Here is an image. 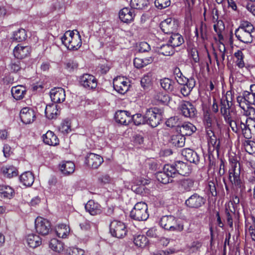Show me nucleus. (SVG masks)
Listing matches in <instances>:
<instances>
[{
	"label": "nucleus",
	"mask_w": 255,
	"mask_h": 255,
	"mask_svg": "<svg viewBox=\"0 0 255 255\" xmlns=\"http://www.w3.org/2000/svg\"><path fill=\"white\" fill-rule=\"evenodd\" d=\"M229 180L231 182L239 188H243V183L241 179V166L239 162H233L229 169Z\"/></svg>",
	"instance_id": "nucleus-5"
},
{
	"label": "nucleus",
	"mask_w": 255,
	"mask_h": 255,
	"mask_svg": "<svg viewBox=\"0 0 255 255\" xmlns=\"http://www.w3.org/2000/svg\"><path fill=\"white\" fill-rule=\"evenodd\" d=\"M163 113L162 109L156 107L149 109L144 115L145 121L151 127H156L161 120Z\"/></svg>",
	"instance_id": "nucleus-3"
},
{
	"label": "nucleus",
	"mask_w": 255,
	"mask_h": 255,
	"mask_svg": "<svg viewBox=\"0 0 255 255\" xmlns=\"http://www.w3.org/2000/svg\"><path fill=\"white\" fill-rule=\"evenodd\" d=\"M1 171L3 176L8 178L15 177L18 174L16 169L13 166H3Z\"/></svg>",
	"instance_id": "nucleus-41"
},
{
	"label": "nucleus",
	"mask_w": 255,
	"mask_h": 255,
	"mask_svg": "<svg viewBox=\"0 0 255 255\" xmlns=\"http://www.w3.org/2000/svg\"><path fill=\"white\" fill-rule=\"evenodd\" d=\"M133 64L134 66L138 69H140L144 66H146L143 58H135L134 59Z\"/></svg>",
	"instance_id": "nucleus-64"
},
{
	"label": "nucleus",
	"mask_w": 255,
	"mask_h": 255,
	"mask_svg": "<svg viewBox=\"0 0 255 255\" xmlns=\"http://www.w3.org/2000/svg\"><path fill=\"white\" fill-rule=\"evenodd\" d=\"M116 121L123 125H128L131 120V116L130 113L124 110H120L117 112L115 115Z\"/></svg>",
	"instance_id": "nucleus-18"
},
{
	"label": "nucleus",
	"mask_w": 255,
	"mask_h": 255,
	"mask_svg": "<svg viewBox=\"0 0 255 255\" xmlns=\"http://www.w3.org/2000/svg\"><path fill=\"white\" fill-rule=\"evenodd\" d=\"M252 224L250 226L249 233L253 241L255 242V218L252 217Z\"/></svg>",
	"instance_id": "nucleus-60"
},
{
	"label": "nucleus",
	"mask_w": 255,
	"mask_h": 255,
	"mask_svg": "<svg viewBox=\"0 0 255 255\" xmlns=\"http://www.w3.org/2000/svg\"><path fill=\"white\" fill-rule=\"evenodd\" d=\"M80 83L84 88L93 89L96 88L97 82L95 77L89 74H85L80 77Z\"/></svg>",
	"instance_id": "nucleus-13"
},
{
	"label": "nucleus",
	"mask_w": 255,
	"mask_h": 255,
	"mask_svg": "<svg viewBox=\"0 0 255 255\" xmlns=\"http://www.w3.org/2000/svg\"><path fill=\"white\" fill-rule=\"evenodd\" d=\"M50 98L55 103H60L65 99V92L62 88H54L50 92Z\"/></svg>",
	"instance_id": "nucleus-15"
},
{
	"label": "nucleus",
	"mask_w": 255,
	"mask_h": 255,
	"mask_svg": "<svg viewBox=\"0 0 255 255\" xmlns=\"http://www.w3.org/2000/svg\"><path fill=\"white\" fill-rule=\"evenodd\" d=\"M55 231L59 238H65L69 234L70 228L66 224H59L55 227Z\"/></svg>",
	"instance_id": "nucleus-38"
},
{
	"label": "nucleus",
	"mask_w": 255,
	"mask_h": 255,
	"mask_svg": "<svg viewBox=\"0 0 255 255\" xmlns=\"http://www.w3.org/2000/svg\"><path fill=\"white\" fill-rule=\"evenodd\" d=\"M113 87L117 92L124 94L129 88V80L125 77L118 76L114 79Z\"/></svg>",
	"instance_id": "nucleus-9"
},
{
	"label": "nucleus",
	"mask_w": 255,
	"mask_h": 255,
	"mask_svg": "<svg viewBox=\"0 0 255 255\" xmlns=\"http://www.w3.org/2000/svg\"><path fill=\"white\" fill-rule=\"evenodd\" d=\"M147 0H130V5L134 9H142L148 4Z\"/></svg>",
	"instance_id": "nucleus-49"
},
{
	"label": "nucleus",
	"mask_w": 255,
	"mask_h": 255,
	"mask_svg": "<svg viewBox=\"0 0 255 255\" xmlns=\"http://www.w3.org/2000/svg\"><path fill=\"white\" fill-rule=\"evenodd\" d=\"M199 32L200 36L203 40H205L207 38V26L205 23H204L203 22L201 23L199 29Z\"/></svg>",
	"instance_id": "nucleus-61"
},
{
	"label": "nucleus",
	"mask_w": 255,
	"mask_h": 255,
	"mask_svg": "<svg viewBox=\"0 0 255 255\" xmlns=\"http://www.w3.org/2000/svg\"><path fill=\"white\" fill-rule=\"evenodd\" d=\"M235 56L237 58L236 64L240 68L244 67L245 64L243 61V53L242 51L238 50L237 52H235Z\"/></svg>",
	"instance_id": "nucleus-54"
},
{
	"label": "nucleus",
	"mask_w": 255,
	"mask_h": 255,
	"mask_svg": "<svg viewBox=\"0 0 255 255\" xmlns=\"http://www.w3.org/2000/svg\"><path fill=\"white\" fill-rule=\"evenodd\" d=\"M43 142L49 145L55 146L59 144V139L53 132L48 130L42 136Z\"/></svg>",
	"instance_id": "nucleus-27"
},
{
	"label": "nucleus",
	"mask_w": 255,
	"mask_h": 255,
	"mask_svg": "<svg viewBox=\"0 0 255 255\" xmlns=\"http://www.w3.org/2000/svg\"><path fill=\"white\" fill-rule=\"evenodd\" d=\"M85 208L86 211L92 216L100 214L102 212L101 205L92 200L87 203Z\"/></svg>",
	"instance_id": "nucleus-22"
},
{
	"label": "nucleus",
	"mask_w": 255,
	"mask_h": 255,
	"mask_svg": "<svg viewBox=\"0 0 255 255\" xmlns=\"http://www.w3.org/2000/svg\"><path fill=\"white\" fill-rule=\"evenodd\" d=\"M49 247L54 252L61 253L63 251V244L56 239H52L49 243Z\"/></svg>",
	"instance_id": "nucleus-42"
},
{
	"label": "nucleus",
	"mask_w": 255,
	"mask_h": 255,
	"mask_svg": "<svg viewBox=\"0 0 255 255\" xmlns=\"http://www.w3.org/2000/svg\"><path fill=\"white\" fill-rule=\"evenodd\" d=\"M245 148L247 152L252 154L255 151V142L253 141H247L245 143Z\"/></svg>",
	"instance_id": "nucleus-58"
},
{
	"label": "nucleus",
	"mask_w": 255,
	"mask_h": 255,
	"mask_svg": "<svg viewBox=\"0 0 255 255\" xmlns=\"http://www.w3.org/2000/svg\"><path fill=\"white\" fill-rule=\"evenodd\" d=\"M244 111L243 113L251 119H255V109L251 105L240 107Z\"/></svg>",
	"instance_id": "nucleus-50"
},
{
	"label": "nucleus",
	"mask_w": 255,
	"mask_h": 255,
	"mask_svg": "<svg viewBox=\"0 0 255 255\" xmlns=\"http://www.w3.org/2000/svg\"><path fill=\"white\" fill-rule=\"evenodd\" d=\"M155 101L159 103L167 104L169 101V97L163 92L156 93L153 97Z\"/></svg>",
	"instance_id": "nucleus-46"
},
{
	"label": "nucleus",
	"mask_w": 255,
	"mask_h": 255,
	"mask_svg": "<svg viewBox=\"0 0 255 255\" xmlns=\"http://www.w3.org/2000/svg\"><path fill=\"white\" fill-rule=\"evenodd\" d=\"M180 111L185 117H194L196 114V109L189 102L183 101L180 106Z\"/></svg>",
	"instance_id": "nucleus-19"
},
{
	"label": "nucleus",
	"mask_w": 255,
	"mask_h": 255,
	"mask_svg": "<svg viewBox=\"0 0 255 255\" xmlns=\"http://www.w3.org/2000/svg\"><path fill=\"white\" fill-rule=\"evenodd\" d=\"M177 174L185 176L191 172V170L185 163L182 161H177L175 163Z\"/></svg>",
	"instance_id": "nucleus-39"
},
{
	"label": "nucleus",
	"mask_w": 255,
	"mask_h": 255,
	"mask_svg": "<svg viewBox=\"0 0 255 255\" xmlns=\"http://www.w3.org/2000/svg\"><path fill=\"white\" fill-rule=\"evenodd\" d=\"M27 37V34L25 29L20 28L13 32L12 39L17 42H21L24 40Z\"/></svg>",
	"instance_id": "nucleus-43"
},
{
	"label": "nucleus",
	"mask_w": 255,
	"mask_h": 255,
	"mask_svg": "<svg viewBox=\"0 0 255 255\" xmlns=\"http://www.w3.org/2000/svg\"><path fill=\"white\" fill-rule=\"evenodd\" d=\"M242 28H238L236 30L235 35L236 37L240 41L245 43H250L253 41L252 33Z\"/></svg>",
	"instance_id": "nucleus-17"
},
{
	"label": "nucleus",
	"mask_w": 255,
	"mask_h": 255,
	"mask_svg": "<svg viewBox=\"0 0 255 255\" xmlns=\"http://www.w3.org/2000/svg\"><path fill=\"white\" fill-rule=\"evenodd\" d=\"M205 202L206 199L204 197L194 193L185 201V204L189 208H198L203 205Z\"/></svg>",
	"instance_id": "nucleus-12"
},
{
	"label": "nucleus",
	"mask_w": 255,
	"mask_h": 255,
	"mask_svg": "<svg viewBox=\"0 0 255 255\" xmlns=\"http://www.w3.org/2000/svg\"><path fill=\"white\" fill-rule=\"evenodd\" d=\"M131 120H132L134 124L137 126L143 124L145 121L144 117H143L140 114L133 115L131 117Z\"/></svg>",
	"instance_id": "nucleus-59"
},
{
	"label": "nucleus",
	"mask_w": 255,
	"mask_h": 255,
	"mask_svg": "<svg viewBox=\"0 0 255 255\" xmlns=\"http://www.w3.org/2000/svg\"><path fill=\"white\" fill-rule=\"evenodd\" d=\"M196 128L190 123H184L180 126L179 130L183 135H190L196 130Z\"/></svg>",
	"instance_id": "nucleus-34"
},
{
	"label": "nucleus",
	"mask_w": 255,
	"mask_h": 255,
	"mask_svg": "<svg viewBox=\"0 0 255 255\" xmlns=\"http://www.w3.org/2000/svg\"><path fill=\"white\" fill-rule=\"evenodd\" d=\"M225 119L230 124V127L232 128V130L236 133H238L239 128L237 127V125L239 124V120H232L231 119L230 114L229 115V118L228 119Z\"/></svg>",
	"instance_id": "nucleus-56"
},
{
	"label": "nucleus",
	"mask_w": 255,
	"mask_h": 255,
	"mask_svg": "<svg viewBox=\"0 0 255 255\" xmlns=\"http://www.w3.org/2000/svg\"><path fill=\"white\" fill-rule=\"evenodd\" d=\"M133 242L137 247L144 248L147 245L148 241L145 236L137 235L135 236Z\"/></svg>",
	"instance_id": "nucleus-45"
},
{
	"label": "nucleus",
	"mask_w": 255,
	"mask_h": 255,
	"mask_svg": "<svg viewBox=\"0 0 255 255\" xmlns=\"http://www.w3.org/2000/svg\"><path fill=\"white\" fill-rule=\"evenodd\" d=\"M156 177L159 182L163 184H167L172 181V179L167 176L163 170V171L157 172Z\"/></svg>",
	"instance_id": "nucleus-51"
},
{
	"label": "nucleus",
	"mask_w": 255,
	"mask_h": 255,
	"mask_svg": "<svg viewBox=\"0 0 255 255\" xmlns=\"http://www.w3.org/2000/svg\"><path fill=\"white\" fill-rule=\"evenodd\" d=\"M31 52V48L28 46H20L18 45L13 49V52L17 59H23L28 56Z\"/></svg>",
	"instance_id": "nucleus-23"
},
{
	"label": "nucleus",
	"mask_w": 255,
	"mask_h": 255,
	"mask_svg": "<svg viewBox=\"0 0 255 255\" xmlns=\"http://www.w3.org/2000/svg\"><path fill=\"white\" fill-rule=\"evenodd\" d=\"M110 231L113 236L118 238L124 237L127 232L125 224L118 220H114L111 222Z\"/></svg>",
	"instance_id": "nucleus-7"
},
{
	"label": "nucleus",
	"mask_w": 255,
	"mask_h": 255,
	"mask_svg": "<svg viewBox=\"0 0 255 255\" xmlns=\"http://www.w3.org/2000/svg\"><path fill=\"white\" fill-rule=\"evenodd\" d=\"M45 114L46 117L49 119H55L59 114L57 106L54 104L47 105L45 110Z\"/></svg>",
	"instance_id": "nucleus-31"
},
{
	"label": "nucleus",
	"mask_w": 255,
	"mask_h": 255,
	"mask_svg": "<svg viewBox=\"0 0 255 255\" xmlns=\"http://www.w3.org/2000/svg\"><path fill=\"white\" fill-rule=\"evenodd\" d=\"M20 117L21 121L25 124H29L32 123L35 118V115L34 111L28 107H25L22 109L20 113Z\"/></svg>",
	"instance_id": "nucleus-14"
},
{
	"label": "nucleus",
	"mask_w": 255,
	"mask_h": 255,
	"mask_svg": "<svg viewBox=\"0 0 255 255\" xmlns=\"http://www.w3.org/2000/svg\"><path fill=\"white\" fill-rule=\"evenodd\" d=\"M134 10L128 7H125L119 12V18L124 22L129 23L135 17Z\"/></svg>",
	"instance_id": "nucleus-20"
},
{
	"label": "nucleus",
	"mask_w": 255,
	"mask_h": 255,
	"mask_svg": "<svg viewBox=\"0 0 255 255\" xmlns=\"http://www.w3.org/2000/svg\"><path fill=\"white\" fill-rule=\"evenodd\" d=\"M13 193V189L8 186L2 185L0 186V193L5 198H10Z\"/></svg>",
	"instance_id": "nucleus-48"
},
{
	"label": "nucleus",
	"mask_w": 255,
	"mask_h": 255,
	"mask_svg": "<svg viewBox=\"0 0 255 255\" xmlns=\"http://www.w3.org/2000/svg\"><path fill=\"white\" fill-rule=\"evenodd\" d=\"M169 35L170 36L168 38L167 42L174 48L180 46L184 42L182 36L178 33L173 32Z\"/></svg>",
	"instance_id": "nucleus-26"
},
{
	"label": "nucleus",
	"mask_w": 255,
	"mask_h": 255,
	"mask_svg": "<svg viewBox=\"0 0 255 255\" xmlns=\"http://www.w3.org/2000/svg\"><path fill=\"white\" fill-rule=\"evenodd\" d=\"M194 185V181L191 178H183L177 182L178 190L181 193L190 191Z\"/></svg>",
	"instance_id": "nucleus-16"
},
{
	"label": "nucleus",
	"mask_w": 255,
	"mask_h": 255,
	"mask_svg": "<svg viewBox=\"0 0 255 255\" xmlns=\"http://www.w3.org/2000/svg\"><path fill=\"white\" fill-rule=\"evenodd\" d=\"M238 28L244 29L247 31L250 32H254V27L253 25L248 21L243 22Z\"/></svg>",
	"instance_id": "nucleus-63"
},
{
	"label": "nucleus",
	"mask_w": 255,
	"mask_h": 255,
	"mask_svg": "<svg viewBox=\"0 0 255 255\" xmlns=\"http://www.w3.org/2000/svg\"><path fill=\"white\" fill-rule=\"evenodd\" d=\"M88 165L93 168H98L103 162L104 160L102 156L99 155L90 153L86 158Z\"/></svg>",
	"instance_id": "nucleus-21"
},
{
	"label": "nucleus",
	"mask_w": 255,
	"mask_h": 255,
	"mask_svg": "<svg viewBox=\"0 0 255 255\" xmlns=\"http://www.w3.org/2000/svg\"><path fill=\"white\" fill-rule=\"evenodd\" d=\"M163 171L170 178L174 177L177 174L175 164H166L164 166Z\"/></svg>",
	"instance_id": "nucleus-47"
},
{
	"label": "nucleus",
	"mask_w": 255,
	"mask_h": 255,
	"mask_svg": "<svg viewBox=\"0 0 255 255\" xmlns=\"http://www.w3.org/2000/svg\"><path fill=\"white\" fill-rule=\"evenodd\" d=\"M185 138L181 135H173L171 137V143L175 146L181 147L184 145Z\"/></svg>",
	"instance_id": "nucleus-44"
},
{
	"label": "nucleus",
	"mask_w": 255,
	"mask_h": 255,
	"mask_svg": "<svg viewBox=\"0 0 255 255\" xmlns=\"http://www.w3.org/2000/svg\"><path fill=\"white\" fill-rule=\"evenodd\" d=\"M202 246V244L200 241H195L191 243L189 248L191 252L195 253L199 251Z\"/></svg>",
	"instance_id": "nucleus-57"
},
{
	"label": "nucleus",
	"mask_w": 255,
	"mask_h": 255,
	"mask_svg": "<svg viewBox=\"0 0 255 255\" xmlns=\"http://www.w3.org/2000/svg\"><path fill=\"white\" fill-rule=\"evenodd\" d=\"M206 134L209 146H212L215 148H218L220 145V142L218 140L217 137L213 131V130L207 129V131H206Z\"/></svg>",
	"instance_id": "nucleus-37"
},
{
	"label": "nucleus",
	"mask_w": 255,
	"mask_h": 255,
	"mask_svg": "<svg viewBox=\"0 0 255 255\" xmlns=\"http://www.w3.org/2000/svg\"><path fill=\"white\" fill-rule=\"evenodd\" d=\"M215 117L211 114L207 110L204 112L203 122L206 128V130H212V127L215 124Z\"/></svg>",
	"instance_id": "nucleus-30"
},
{
	"label": "nucleus",
	"mask_w": 255,
	"mask_h": 255,
	"mask_svg": "<svg viewBox=\"0 0 255 255\" xmlns=\"http://www.w3.org/2000/svg\"><path fill=\"white\" fill-rule=\"evenodd\" d=\"M84 253L83 250L75 247L70 248L68 252L69 255H84Z\"/></svg>",
	"instance_id": "nucleus-62"
},
{
	"label": "nucleus",
	"mask_w": 255,
	"mask_h": 255,
	"mask_svg": "<svg viewBox=\"0 0 255 255\" xmlns=\"http://www.w3.org/2000/svg\"><path fill=\"white\" fill-rule=\"evenodd\" d=\"M214 29L218 35V37H215L216 40H223L224 33L225 32V25L224 22L222 20L218 21L214 25Z\"/></svg>",
	"instance_id": "nucleus-32"
},
{
	"label": "nucleus",
	"mask_w": 255,
	"mask_h": 255,
	"mask_svg": "<svg viewBox=\"0 0 255 255\" xmlns=\"http://www.w3.org/2000/svg\"><path fill=\"white\" fill-rule=\"evenodd\" d=\"M34 179L33 174L29 171L24 172L19 177L20 182L23 185L26 186H30L32 185L34 182Z\"/></svg>",
	"instance_id": "nucleus-35"
},
{
	"label": "nucleus",
	"mask_w": 255,
	"mask_h": 255,
	"mask_svg": "<svg viewBox=\"0 0 255 255\" xmlns=\"http://www.w3.org/2000/svg\"><path fill=\"white\" fill-rule=\"evenodd\" d=\"M160 85L163 89L167 91H171L173 89L172 82L168 78L161 80Z\"/></svg>",
	"instance_id": "nucleus-52"
},
{
	"label": "nucleus",
	"mask_w": 255,
	"mask_h": 255,
	"mask_svg": "<svg viewBox=\"0 0 255 255\" xmlns=\"http://www.w3.org/2000/svg\"><path fill=\"white\" fill-rule=\"evenodd\" d=\"M157 52L164 56H170L174 53V48L168 42L156 48Z\"/></svg>",
	"instance_id": "nucleus-36"
},
{
	"label": "nucleus",
	"mask_w": 255,
	"mask_h": 255,
	"mask_svg": "<svg viewBox=\"0 0 255 255\" xmlns=\"http://www.w3.org/2000/svg\"><path fill=\"white\" fill-rule=\"evenodd\" d=\"M166 124L169 127H180L179 119L178 117H173L168 119L166 122Z\"/></svg>",
	"instance_id": "nucleus-53"
},
{
	"label": "nucleus",
	"mask_w": 255,
	"mask_h": 255,
	"mask_svg": "<svg viewBox=\"0 0 255 255\" xmlns=\"http://www.w3.org/2000/svg\"><path fill=\"white\" fill-rule=\"evenodd\" d=\"M26 242L29 247L35 248L41 245L42 241L41 239L37 235L30 234L26 236Z\"/></svg>",
	"instance_id": "nucleus-28"
},
{
	"label": "nucleus",
	"mask_w": 255,
	"mask_h": 255,
	"mask_svg": "<svg viewBox=\"0 0 255 255\" xmlns=\"http://www.w3.org/2000/svg\"><path fill=\"white\" fill-rule=\"evenodd\" d=\"M11 92L13 97L15 99L18 100L24 97L26 93V89L22 86L18 85L13 87L11 88Z\"/></svg>",
	"instance_id": "nucleus-33"
},
{
	"label": "nucleus",
	"mask_w": 255,
	"mask_h": 255,
	"mask_svg": "<svg viewBox=\"0 0 255 255\" xmlns=\"http://www.w3.org/2000/svg\"><path fill=\"white\" fill-rule=\"evenodd\" d=\"M160 28L165 34H169L175 31L178 27V22L171 17L162 21L160 23Z\"/></svg>",
	"instance_id": "nucleus-11"
},
{
	"label": "nucleus",
	"mask_w": 255,
	"mask_h": 255,
	"mask_svg": "<svg viewBox=\"0 0 255 255\" xmlns=\"http://www.w3.org/2000/svg\"><path fill=\"white\" fill-rule=\"evenodd\" d=\"M195 85V81L194 78H191L189 80V83L184 85H182L180 87V90L181 94L185 97L187 96L191 91L192 89Z\"/></svg>",
	"instance_id": "nucleus-40"
},
{
	"label": "nucleus",
	"mask_w": 255,
	"mask_h": 255,
	"mask_svg": "<svg viewBox=\"0 0 255 255\" xmlns=\"http://www.w3.org/2000/svg\"><path fill=\"white\" fill-rule=\"evenodd\" d=\"M160 226L165 230L172 232H181L184 225L173 216H163L159 221Z\"/></svg>",
	"instance_id": "nucleus-2"
},
{
	"label": "nucleus",
	"mask_w": 255,
	"mask_h": 255,
	"mask_svg": "<svg viewBox=\"0 0 255 255\" xmlns=\"http://www.w3.org/2000/svg\"><path fill=\"white\" fill-rule=\"evenodd\" d=\"M59 167L61 172L66 175L73 173L75 168L74 163L70 161L62 162L59 165Z\"/></svg>",
	"instance_id": "nucleus-29"
},
{
	"label": "nucleus",
	"mask_w": 255,
	"mask_h": 255,
	"mask_svg": "<svg viewBox=\"0 0 255 255\" xmlns=\"http://www.w3.org/2000/svg\"><path fill=\"white\" fill-rule=\"evenodd\" d=\"M251 92L245 91L242 96L237 97L240 107L255 104V84L251 85Z\"/></svg>",
	"instance_id": "nucleus-6"
},
{
	"label": "nucleus",
	"mask_w": 255,
	"mask_h": 255,
	"mask_svg": "<svg viewBox=\"0 0 255 255\" xmlns=\"http://www.w3.org/2000/svg\"><path fill=\"white\" fill-rule=\"evenodd\" d=\"M182 155L187 161L191 163L197 164L199 162V157L198 155L191 149H183L182 150Z\"/></svg>",
	"instance_id": "nucleus-24"
},
{
	"label": "nucleus",
	"mask_w": 255,
	"mask_h": 255,
	"mask_svg": "<svg viewBox=\"0 0 255 255\" xmlns=\"http://www.w3.org/2000/svg\"><path fill=\"white\" fill-rule=\"evenodd\" d=\"M61 39L62 43L70 50H77L82 45L81 35L77 30L66 31Z\"/></svg>",
	"instance_id": "nucleus-1"
},
{
	"label": "nucleus",
	"mask_w": 255,
	"mask_h": 255,
	"mask_svg": "<svg viewBox=\"0 0 255 255\" xmlns=\"http://www.w3.org/2000/svg\"><path fill=\"white\" fill-rule=\"evenodd\" d=\"M7 67L8 70L11 73H17L24 70L25 66L23 61L18 59H14L11 60Z\"/></svg>",
	"instance_id": "nucleus-25"
},
{
	"label": "nucleus",
	"mask_w": 255,
	"mask_h": 255,
	"mask_svg": "<svg viewBox=\"0 0 255 255\" xmlns=\"http://www.w3.org/2000/svg\"><path fill=\"white\" fill-rule=\"evenodd\" d=\"M131 218L137 221H145L149 216L147 206L143 202L137 203L130 214Z\"/></svg>",
	"instance_id": "nucleus-4"
},
{
	"label": "nucleus",
	"mask_w": 255,
	"mask_h": 255,
	"mask_svg": "<svg viewBox=\"0 0 255 255\" xmlns=\"http://www.w3.org/2000/svg\"><path fill=\"white\" fill-rule=\"evenodd\" d=\"M155 5L159 9L165 8L170 5V0H155Z\"/></svg>",
	"instance_id": "nucleus-55"
},
{
	"label": "nucleus",
	"mask_w": 255,
	"mask_h": 255,
	"mask_svg": "<svg viewBox=\"0 0 255 255\" xmlns=\"http://www.w3.org/2000/svg\"><path fill=\"white\" fill-rule=\"evenodd\" d=\"M49 222L42 217H37L35 220V228L36 232L43 236L47 235L50 230Z\"/></svg>",
	"instance_id": "nucleus-10"
},
{
	"label": "nucleus",
	"mask_w": 255,
	"mask_h": 255,
	"mask_svg": "<svg viewBox=\"0 0 255 255\" xmlns=\"http://www.w3.org/2000/svg\"><path fill=\"white\" fill-rule=\"evenodd\" d=\"M233 95L231 91H227L226 95L221 99V112L225 119H228L232 107Z\"/></svg>",
	"instance_id": "nucleus-8"
}]
</instances>
